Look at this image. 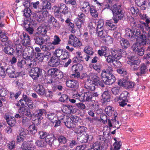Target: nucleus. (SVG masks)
<instances>
[{"instance_id": "8", "label": "nucleus", "mask_w": 150, "mask_h": 150, "mask_svg": "<svg viewBox=\"0 0 150 150\" xmlns=\"http://www.w3.org/2000/svg\"><path fill=\"white\" fill-rule=\"evenodd\" d=\"M6 72L10 78H16L21 73L20 72H17L16 73L15 69L12 66L9 67L6 69Z\"/></svg>"}, {"instance_id": "43", "label": "nucleus", "mask_w": 150, "mask_h": 150, "mask_svg": "<svg viewBox=\"0 0 150 150\" xmlns=\"http://www.w3.org/2000/svg\"><path fill=\"white\" fill-rule=\"evenodd\" d=\"M58 71V70L56 68H52L50 69L48 71V73L49 75L52 76H57V72Z\"/></svg>"}, {"instance_id": "12", "label": "nucleus", "mask_w": 150, "mask_h": 150, "mask_svg": "<svg viewBox=\"0 0 150 150\" xmlns=\"http://www.w3.org/2000/svg\"><path fill=\"white\" fill-rule=\"evenodd\" d=\"M139 71L137 72L136 75L138 76H140L146 73L148 69L146 65L144 64H141L139 66Z\"/></svg>"}, {"instance_id": "54", "label": "nucleus", "mask_w": 150, "mask_h": 150, "mask_svg": "<svg viewBox=\"0 0 150 150\" xmlns=\"http://www.w3.org/2000/svg\"><path fill=\"white\" fill-rule=\"evenodd\" d=\"M69 53L68 52L66 51H63L60 59L64 60L68 58L69 57Z\"/></svg>"}, {"instance_id": "40", "label": "nucleus", "mask_w": 150, "mask_h": 150, "mask_svg": "<svg viewBox=\"0 0 150 150\" xmlns=\"http://www.w3.org/2000/svg\"><path fill=\"white\" fill-rule=\"evenodd\" d=\"M42 8L46 9H50L51 7V4L47 0H44L42 1Z\"/></svg>"}, {"instance_id": "37", "label": "nucleus", "mask_w": 150, "mask_h": 150, "mask_svg": "<svg viewBox=\"0 0 150 150\" xmlns=\"http://www.w3.org/2000/svg\"><path fill=\"white\" fill-rule=\"evenodd\" d=\"M129 93L127 91H123L120 95V100H125L126 102H128L127 97L129 96Z\"/></svg>"}, {"instance_id": "2", "label": "nucleus", "mask_w": 150, "mask_h": 150, "mask_svg": "<svg viewBox=\"0 0 150 150\" xmlns=\"http://www.w3.org/2000/svg\"><path fill=\"white\" fill-rule=\"evenodd\" d=\"M101 75L103 82L105 84L108 85L112 84L115 81V76L111 72H110L103 70Z\"/></svg>"}, {"instance_id": "50", "label": "nucleus", "mask_w": 150, "mask_h": 150, "mask_svg": "<svg viewBox=\"0 0 150 150\" xmlns=\"http://www.w3.org/2000/svg\"><path fill=\"white\" fill-rule=\"evenodd\" d=\"M105 111L109 116H111L113 112L112 107L110 106H108L105 108Z\"/></svg>"}, {"instance_id": "60", "label": "nucleus", "mask_w": 150, "mask_h": 150, "mask_svg": "<svg viewBox=\"0 0 150 150\" xmlns=\"http://www.w3.org/2000/svg\"><path fill=\"white\" fill-rule=\"evenodd\" d=\"M130 11L132 14H137L139 11V10L137 8L133 6L130 7Z\"/></svg>"}, {"instance_id": "42", "label": "nucleus", "mask_w": 150, "mask_h": 150, "mask_svg": "<svg viewBox=\"0 0 150 150\" xmlns=\"http://www.w3.org/2000/svg\"><path fill=\"white\" fill-rule=\"evenodd\" d=\"M87 107L88 108H86L87 110H94L98 109L99 106L96 104L90 103L87 105Z\"/></svg>"}, {"instance_id": "63", "label": "nucleus", "mask_w": 150, "mask_h": 150, "mask_svg": "<svg viewBox=\"0 0 150 150\" xmlns=\"http://www.w3.org/2000/svg\"><path fill=\"white\" fill-rule=\"evenodd\" d=\"M122 145L120 141L117 142L116 141L113 144L114 150H119Z\"/></svg>"}, {"instance_id": "10", "label": "nucleus", "mask_w": 150, "mask_h": 150, "mask_svg": "<svg viewBox=\"0 0 150 150\" xmlns=\"http://www.w3.org/2000/svg\"><path fill=\"white\" fill-rule=\"evenodd\" d=\"M59 59L57 57L52 56L48 63L49 66L56 67L59 65L60 64Z\"/></svg>"}, {"instance_id": "45", "label": "nucleus", "mask_w": 150, "mask_h": 150, "mask_svg": "<svg viewBox=\"0 0 150 150\" xmlns=\"http://www.w3.org/2000/svg\"><path fill=\"white\" fill-rule=\"evenodd\" d=\"M102 96L104 101L108 102L109 101L110 95L108 91H104L102 94Z\"/></svg>"}, {"instance_id": "17", "label": "nucleus", "mask_w": 150, "mask_h": 150, "mask_svg": "<svg viewBox=\"0 0 150 150\" xmlns=\"http://www.w3.org/2000/svg\"><path fill=\"white\" fill-rule=\"evenodd\" d=\"M93 137L91 135H89L87 134H84L81 135L79 137H77V139L81 143H86L88 142V140H90Z\"/></svg>"}, {"instance_id": "27", "label": "nucleus", "mask_w": 150, "mask_h": 150, "mask_svg": "<svg viewBox=\"0 0 150 150\" xmlns=\"http://www.w3.org/2000/svg\"><path fill=\"white\" fill-rule=\"evenodd\" d=\"M15 46L16 51L15 53V56L16 57H18L21 54L23 48L21 45L20 44L16 45Z\"/></svg>"}, {"instance_id": "13", "label": "nucleus", "mask_w": 150, "mask_h": 150, "mask_svg": "<svg viewBox=\"0 0 150 150\" xmlns=\"http://www.w3.org/2000/svg\"><path fill=\"white\" fill-rule=\"evenodd\" d=\"M21 147L23 150H34L36 147L34 144L30 142H24Z\"/></svg>"}, {"instance_id": "34", "label": "nucleus", "mask_w": 150, "mask_h": 150, "mask_svg": "<svg viewBox=\"0 0 150 150\" xmlns=\"http://www.w3.org/2000/svg\"><path fill=\"white\" fill-rule=\"evenodd\" d=\"M89 11L91 16L94 18H96L98 17V13L96 10L95 6H92L89 8Z\"/></svg>"}, {"instance_id": "1", "label": "nucleus", "mask_w": 150, "mask_h": 150, "mask_svg": "<svg viewBox=\"0 0 150 150\" xmlns=\"http://www.w3.org/2000/svg\"><path fill=\"white\" fill-rule=\"evenodd\" d=\"M115 15L113 19L115 23H117L118 21L123 18L124 14L122 12L120 5L117 4H113L110 9Z\"/></svg>"}, {"instance_id": "19", "label": "nucleus", "mask_w": 150, "mask_h": 150, "mask_svg": "<svg viewBox=\"0 0 150 150\" xmlns=\"http://www.w3.org/2000/svg\"><path fill=\"white\" fill-rule=\"evenodd\" d=\"M23 37L21 38L22 45L25 46H27L30 44V40L29 36L26 33H23Z\"/></svg>"}, {"instance_id": "9", "label": "nucleus", "mask_w": 150, "mask_h": 150, "mask_svg": "<svg viewBox=\"0 0 150 150\" xmlns=\"http://www.w3.org/2000/svg\"><path fill=\"white\" fill-rule=\"evenodd\" d=\"M64 118V120L62 121L64 125L68 128H71L75 127V124H74L72 120L71 117L67 116Z\"/></svg>"}, {"instance_id": "3", "label": "nucleus", "mask_w": 150, "mask_h": 150, "mask_svg": "<svg viewBox=\"0 0 150 150\" xmlns=\"http://www.w3.org/2000/svg\"><path fill=\"white\" fill-rule=\"evenodd\" d=\"M125 32L126 37L132 41L135 40L134 36L139 38L142 34L140 30L137 28L132 30L129 28H127L125 30Z\"/></svg>"}, {"instance_id": "18", "label": "nucleus", "mask_w": 150, "mask_h": 150, "mask_svg": "<svg viewBox=\"0 0 150 150\" xmlns=\"http://www.w3.org/2000/svg\"><path fill=\"white\" fill-rule=\"evenodd\" d=\"M100 78L97 74L93 73H90L88 75V79H87L88 82L93 81L94 83H97L98 81H100Z\"/></svg>"}, {"instance_id": "25", "label": "nucleus", "mask_w": 150, "mask_h": 150, "mask_svg": "<svg viewBox=\"0 0 150 150\" xmlns=\"http://www.w3.org/2000/svg\"><path fill=\"white\" fill-rule=\"evenodd\" d=\"M25 65L27 69L32 68L36 65V62L34 59L29 60L25 61Z\"/></svg>"}, {"instance_id": "26", "label": "nucleus", "mask_w": 150, "mask_h": 150, "mask_svg": "<svg viewBox=\"0 0 150 150\" xmlns=\"http://www.w3.org/2000/svg\"><path fill=\"white\" fill-rule=\"evenodd\" d=\"M32 100L30 99L29 97L26 95H23L22 99L19 101L18 103H20L21 105H24L25 102V104H27V103L30 102Z\"/></svg>"}, {"instance_id": "33", "label": "nucleus", "mask_w": 150, "mask_h": 150, "mask_svg": "<svg viewBox=\"0 0 150 150\" xmlns=\"http://www.w3.org/2000/svg\"><path fill=\"white\" fill-rule=\"evenodd\" d=\"M35 43L37 45H40L43 44L45 42V40L40 36H35L34 38Z\"/></svg>"}, {"instance_id": "31", "label": "nucleus", "mask_w": 150, "mask_h": 150, "mask_svg": "<svg viewBox=\"0 0 150 150\" xmlns=\"http://www.w3.org/2000/svg\"><path fill=\"white\" fill-rule=\"evenodd\" d=\"M81 7L83 9H84L85 12L89 11V9L91 6H90L88 2L85 1H81L80 2Z\"/></svg>"}, {"instance_id": "58", "label": "nucleus", "mask_w": 150, "mask_h": 150, "mask_svg": "<svg viewBox=\"0 0 150 150\" xmlns=\"http://www.w3.org/2000/svg\"><path fill=\"white\" fill-rule=\"evenodd\" d=\"M63 51L62 49H58L56 50L54 52V55L53 56L57 57L60 59Z\"/></svg>"}, {"instance_id": "24", "label": "nucleus", "mask_w": 150, "mask_h": 150, "mask_svg": "<svg viewBox=\"0 0 150 150\" xmlns=\"http://www.w3.org/2000/svg\"><path fill=\"white\" fill-rule=\"evenodd\" d=\"M82 65L80 64H77L73 65L71 68L72 71L74 73H78L83 69Z\"/></svg>"}, {"instance_id": "47", "label": "nucleus", "mask_w": 150, "mask_h": 150, "mask_svg": "<svg viewBox=\"0 0 150 150\" xmlns=\"http://www.w3.org/2000/svg\"><path fill=\"white\" fill-rule=\"evenodd\" d=\"M8 38L6 36L4 32H1L0 33V40L2 42H7Z\"/></svg>"}, {"instance_id": "35", "label": "nucleus", "mask_w": 150, "mask_h": 150, "mask_svg": "<svg viewBox=\"0 0 150 150\" xmlns=\"http://www.w3.org/2000/svg\"><path fill=\"white\" fill-rule=\"evenodd\" d=\"M4 51L5 53L10 55H13V53L14 52L13 49L10 46H7L4 49Z\"/></svg>"}, {"instance_id": "39", "label": "nucleus", "mask_w": 150, "mask_h": 150, "mask_svg": "<svg viewBox=\"0 0 150 150\" xmlns=\"http://www.w3.org/2000/svg\"><path fill=\"white\" fill-rule=\"evenodd\" d=\"M116 23H115L114 22L113 23L110 21L106 23V25L109 29L111 30H114L117 28V25Z\"/></svg>"}, {"instance_id": "22", "label": "nucleus", "mask_w": 150, "mask_h": 150, "mask_svg": "<svg viewBox=\"0 0 150 150\" xmlns=\"http://www.w3.org/2000/svg\"><path fill=\"white\" fill-rule=\"evenodd\" d=\"M57 7L63 14H67L69 10L68 7L64 4L60 3L59 4Z\"/></svg>"}, {"instance_id": "64", "label": "nucleus", "mask_w": 150, "mask_h": 150, "mask_svg": "<svg viewBox=\"0 0 150 150\" xmlns=\"http://www.w3.org/2000/svg\"><path fill=\"white\" fill-rule=\"evenodd\" d=\"M39 134L40 135V138L41 139H43L47 137V136L49 135L48 133L46 132L42 131H40L39 132Z\"/></svg>"}, {"instance_id": "53", "label": "nucleus", "mask_w": 150, "mask_h": 150, "mask_svg": "<svg viewBox=\"0 0 150 150\" xmlns=\"http://www.w3.org/2000/svg\"><path fill=\"white\" fill-rule=\"evenodd\" d=\"M35 17L36 20L40 23L43 22L45 19V18L42 16V15H41L40 13L36 14Z\"/></svg>"}, {"instance_id": "62", "label": "nucleus", "mask_w": 150, "mask_h": 150, "mask_svg": "<svg viewBox=\"0 0 150 150\" xmlns=\"http://www.w3.org/2000/svg\"><path fill=\"white\" fill-rule=\"evenodd\" d=\"M61 40L57 35H55L54 36V41L52 42V44L54 45H57L59 44Z\"/></svg>"}, {"instance_id": "61", "label": "nucleus", "mask_w": 150, "mask_h": 150, "mask_svg": "<svg viewBox=\"0 0 150 150\" xmlns=\"http://www.w3.org/2000/svg\"><path fill=\"white\" fill-rule=\"evenodd\" d=\"M74 22L76 25L77 26V28L79 29L81 28L82 24H83V23L84 22L81 21L78 18H76L75 19Z\"/></svg>"}, {"instance_id": "36", "label": "nucleus", "mask_w": 150, "mask_h": 150, "mask_svg": "<svg viewBox=\"0 0 150 150\" xmlns=\"http://www.w3.org/2000/svg\"><path fill=\"white\" fill-rule=\"evenodd\" d=\"M83 51L85 53L90 55H92L94 53L93 48L88 45L85 47Z\"/></svg>"}, {"instance_id": "23", "label": "nucleus", "mask_w": 150, "mask_h": 150, "mask_svg": "<svg viewBox=\"0 0 150 150\" xmlns=\"http://www.w3.org/2000/svg\"><path fill=\"white\" fill-rule=\"evenodd\" d=\"M45 115L48 120L52 123H54L56 121V119H57L56 114L54 112H48Z\"/></svg>"}, {"instance_id": "6", "label": "nucleus", "mask_w": 150, "mask_h": 150, "mask_svg": "<svg viewBox=\"0 0 150 150\" xmlns=\"http://www.w3.org/2000/svg\"><path fill=\"white\" fill-rule=\"evenodd\" d=\"M121 57V56L118 54V51L114 50L112 51L111 54L108 55L105 58L108 63L112 62L113 63L114 59H120Z\"/></svg>"}, {"instance_id": "57", "label": "nucleus", "mask_w": 150, "mask_h": 150, "mask_svg": "<svg viewBox=\"0 0 150 150\" xmlns=\"http://www.w3.org/2000/svg\"><path fill=\"white\" fill-rule=\"evenodd\" d=\"M145 48L144 46H140L136 53L139 56H142L144 54Z\"/></svg>"}, {"instance_id": "51", "label": "nucleus", "mask_w": 150, "mask_h": 150, "mask_svg": "<svg viewBox=\"0 0 150 150\" xmlns=\"http://www.w3.org/2000/svg\"><path fill=\"white\" fill-rule=\"evenodd\" d=\"M69 96L65 94H63L62 95L61 97L59 98V100L63 102L67 103L69 100Z\"/></svg>"}, {"instance_id": "59", "label": "nucleus", "mask_w": 150, "mask_h": 150, "mask_svg": "<svg viewBox=\"0 0 150 150\" xmlns=\"http://www.w3.org/2000/svg\"><path fill=\"white\" fill-rule=\"evenodd\" d=\"M28 21L27 22V23L24 22V25H27L28 26L33 27H34L35 25H36L35 22L33 20H31L30 19L29 21L28 20Z\"/></svg>"}, {"instance_id": "55", "label": "nucleus", "mask_w": 150, "mask_h": 150, "mask_svg": "<svg viewBox=\"0 0 150 150\" xmlns=\"http://www.w3.org/2000/svg\"><path fill=\"white\" fill-rule=\"evenodd\" d=\"M56 117L57 118V119L61 120L62 121L63 120L64 118H66L67 116L64 115V114L62 112L60 111H59L57 112L56 114Z\"/></svg>"}, {"instance_id": "5", "label": "nucleus", "mask_w": 150, "mask_h": 150, "mask_svg": "<svg viewBox=\"0 0 150 150\" xmlns=\"http://www.w3.org/2000/svg\"><path fill=\"white\" fill-rule=\"evenodd\" d=\"M69 44L76 48L80 47L82 45V43L78 38L71 34L70 35L68 42Z\"/></svg>"}, {"instance_id": "28", "label": "nucleus", "mask_w": 150, "mask_h": 150, "mask_svg": "<svg viewBox=\"0 0 150 150\" xmlns=\"http://www.w3.org/2000/svg\"><path fill=\"white\" fill-rule=\"evenodd\" d=\"M47 27L44 25H41L37 28L38 33L42 35H45L47 32Z\"/></svg>"}, {"instance_id": "14", "label": "nucleus", "mask_w": 150, "mask_h": 150, "mask_svg": "<svg viewBox=\"0 0 150 150\" xmlns=\"http://www.w3.org/2000/svg\"><path fill=\"white\" fill-rule=\"evenodd\" d=\"M79 83L74 80H68L66 82V86L69 88L77 89L78 88Z\"/></svg>"}, {"instance_id": "30", "label": "nucleus", "mask_w": 150, "mask_h": 150, "mask_svg": "<svg viewBox=\"0 0 150 150\" xmlns=\"http://www.w3.org/2000/svg\"><path fill=\"white\" fill-rule=\"evenodd\" d=\"M120 44L122 47L124 49H127L130 45L129 41L127 39L122 38L120 41Z\"/></svg>"}, {"instance_id": "41", "label": "nucleus", "mask_w": 150, "mask_h": 150, "mask_svg": "<svg viewBox=\"0 0 150 150\" xmlns=\"http://www.w3.org/2000/svg\"><path fill=\"white\" fill-rule=\"evenodd\" d=\"M101 144L100 142L97 141L92 144L91 146L92 150H100Z\"/></svg>"}, {"instance_id": "44", "label": "nucleus", "mask_w": 150, "mask_h": 150, "mask_svg": "<svg viewBox=\"0 0 150 150\" xmlns=\"http://www.w3.org/2000/svg\"><path fill=\"white\" fill-rule=\"evenodd\" d=\"M23 12V16L27 18H29L31 14V10L28 7L25 8Z\"/></svg>"}, {"instance_id": "7", "label": "nucleus", "mask_w": 150, "mask_h": 150, "mask_svg": "<svg viewBox=\"0 0 150 150\" xmlns=\"http://www.w3.org/2000/svg\"><path fill=\"white\" fill-rule=\"evenodd\" d=\"M117 84L120 86H122L126 89H129L133 88L134 86V83L130 81H127L122 79L118 81Z\"/></svg>"}, {"instance_id": "15", "label": "nucleus", "mask_w": 150, "mask_h": 150, "mask_svg": "<svg viewBox=\"0 0 150 150\" xmlns=\"http://www.w3.org/2000/svg\"><path fill=\"white\" fill-rule=\"evenodd\" d=\"M45 112V110L44 109H38L37 110L36 112L33 114V115L35 116V120L39 121L42 120L43 118L42 116Z\"/></svg>"}, {"instance_id": "49", "label": "nucleus", "mask_w": 150, "mask_h": 150, "mask_svg": "<svg viewBox=\"0 0 150 150\" xmlns=\"http://www.w3.org/2000/svg\"><path fill=\"white\" fill-rule=\"evenodd\" d=\"M57 140L59 143L61 144H65L67 142V139L66 137L64 136L60 135L57 137Z\"/></svg>"}, {"instance_id": "52", "label": "nucleus", "mask_w": 150, "mask_h": 150, "mask_svg": "<svg viewBox=\"0 0 150 150\" xmlns=\"http://www.w3.org/2000/svg\"><path fill=\"white\" fill-rule=\"evenodd\" d=\"M140 46L141 45L139 43H134L131 46V49L134 52L136 53Z\"/></svg>"}, {"instance_id": "46", "label": "nucleus", "mask_w": 150, "mask_h": 150, "mask_svg": "<svg viewBox=\"0 0 150 150\" xmlns=\"http://www.w3.org/2000/svg\"><path fill=\"white\" fill-rule=\"evenodd\" d=\"M28 133V131L26 129L21 128L19 131V134L20 136L25 137Z\"/></svg>"}, {"instance_id": "20", "label": "nucleus", "mask_w": 150, "mask_h": 150, "mask_svg": "<svg viewBox=\"0 0 150 150\" xmlns=\"http://www.w3.org/2000/svg\"><path fill=\"white\" fill-rule=\"evenodd\" d=\"M35 87V91L38 95L41 96L45 95V90L42 85L38 84L36 85Z\"/></svg>"}, {"instance_id": "38", "label": "nucleus", "mask_w": 150, "mask_h": 150, "mask_svg": "<svg viewBox=\"0 0 150 150\" xmlns=\"http://www.w3.org/2000/svg\"><path fill=\"white\" fill-rule=\"evenodd\" d=\"M54 136L49 135L45 139V142L51 146H52V142L54 141Z\"/></svg>"}, {"instance_id": "21", "label": "nucleus", "mask_w": 150, "mask_h": 150, "mask_svg": "<svg viewBox=\"0 0 150 150\" xmlns=\"http://www.w3.org/2000/svg\"><path fill=\"white\" fill-rule=\"evenodd\" d=\"M138 38L140 39V42L139 44L141 46H145L147 44H149L148 42V39L147 41V38L146 35L142 33L141 35Z\"/></svg>"}, {"instance_id": "48", "label": "nucleus", "mask_w": 150, "mask_h": 150, "mask_svg": "<svg viewBox=\"0 0 150 150\" xmlns=\"http://www.w3.org/2000/svg\"><path fill=\"white\" fill-rule=\"evenodd\" d=\"M86 101L89 102L93 100V92H86Z\"/></svg>"}, {"instance_id": "32", "label": "nucleus", "mask_w": 150, "mask_h": 150, "mask_svg": "<svg viewBox=\"0 0 150 150\" xmlns=\"http://www.w3.org/2000/svg\"><path fill=\"white\" fill-rule=\"evenodd\" d=\"M84 86L85 88L88 90L93 91L95 89L96 85L93 81H90L86 85L85 84Z\"/></svg>"}, {"instance_id": "16", "label": "nucleus", "mask_w": 150, "mask_h": 150, "mask_svg": "<svg viewBox=\"0 0 150 150\" xmlns=\"http://www.w3.org/2000/svg\"><path fill=\"white\" fill-rule=\"evenodd\" d=\"M98 53L100 56H104L106 57L107 55L110 54L109 49L105 46H103L101 47L100 50H98Z\"/></svg>"}, {"instance_id": "4", "label": "nucleus", "mask_w": 150, "mask_h": 150, "mask_svg": "<svg viewBox=\"0 0 150 150\" xmlns=\"http://www.w3.org/2000/svg\"><path fill=\"white\" fill-rule=\"evenodd\" d=\"M44 71L38 67L31 69L29 71V76L33 79L37 80L43 74Z\"/></svg>"}, {"instance_id": "29", "label": "nucleus", "mask_w": 150, "mask_h": 150, "mask_svg": "<svg viewBox=\"0 0 150 150\" xmlns=\"http://www.w3.org/2000/svg\"><path fill=\"white\" fill-rule=\"evenodd\" d=\"M6 121L8 124L11 127L14 126L16 123L15 118L14 117L11 116L6 117Z\"/></svg>"}, {"instance_id": "11", "label": "nucleus", "mask_w": 150, "mask_h": 150, "mask_svg": "<svg viewBox=\"0 0 150 150\" xmlns=\"http://www.w3.org/2000/svg\"><path fill=\"white\" fill-rule=\"evenodd\" d=\"M140 61L139 59L129 61L127 62L128 64L131 66V69L133 71L137 70L139 67Z\"/></svg>"}, {"instance_id": "56", "label": "nucleus", "mask_w": 150, "mask_h": 150, "mask_svg": "<svg viewBox=\"0 0 150 150\" xmlns=\"http://www.w3.org/2000/svg\"><path fill=\"white\" fill-rule=\"evenodd\" d=\"M112 93L115 95L119 94L121 91L120 88V87H116L113 88L112 89Z\"/></svg>"}]
</instances>
